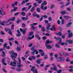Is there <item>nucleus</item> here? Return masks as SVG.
Here are the masks:
<instances>
[{
  "instance_id": "f257e3e1",
  "label": "nucleus",
  "mask_w": 73,
  "mask_h": 73,
  "mask_svg": "<svg viewBox=\"0 0 73 73\" xmlns=\"http://www.w3.org/2000/svg\"><path fill=\"white\" fill-rule=\"evenodd\" d=\"M46 5V1H44V3H42L41 5L40 8L42 10L44 11V10H46L47 9V7L46 6L44 7V5Z\"/></svg>"
},
{
  "instance_id": "f03ea898",
  "label": "nucleus",
  "mask_w": 73,
  "mask_h": 73,
  "mask_svg": "<svg viewBox=\"0 0 73 73\" xmlns=\"http://www.w3.org/2000/svg\"><path fill=\"white\" fill-rule=\"evenodd\" d=\"M35 66H33L31 68V70L32 72H33L34 73H38V72L37 71V69H35Z\"/></svg>"
},
{
  "instance_id": "7ed1b4c3",
  "label": "nucleus",
  "mask_w": 73,
  "mask_h": 73,
  "mask_svg": "<svg viewBox=\"0 0 73 73\" xmlns=\"http://www.w3.org/2000/svg\"><path fill=\"white\" fill-rule=\"evenodd\" d=\"M31 50L32 51H33L31 52L32 55H35V52H37V50L35 49L34 47H33L32 48H31Z\"/></svg>"
},
{
  "instance_id": "20e7f679",
  "label": "nucleus",
  "mask_w": 73,
  "mask_h": 73,
  "mask_svg": "<svg viewBox=\"0 0 73 73\" xmlns=\"http://www.w3.org/2000/svg\"><path fill=\"white\" fill-rule=\"evenodd\" d=\"M50 23H48L47 24V27H46V29H49L50 31H53L54 29L52 28H50ZM49 28H50L49 29Z\"/></svg>"
},
{
  "instance_id": "39448f33",
  "label": "nucleus",
  "mask_w": 73,
  "mask_h": 73,
  "mask_svg": "<svg viewBox=\"0 0 73 73\" xmlns=\"http://www.w3.org/2000/svg\"><path fill=\"white\" fill-rule=\"evenodd\" d=\"M27 28H25L23 30V29L20 28V31L21 32H22L23 31V35H25V34L26 31H27Z\"/></svg>"
},
{
  "instance_id": "423d86ee",
  "label": "nucleus",
  "mask_w": 73,
  "mask_h": 73,
  "mask_svg": "<svg viewBox=\"0 0 73 73\" xmlns=\"http://www.w3.org/2000/svg\"><path fill=\"white\" fill-rule=\"evenodd\" d=\"M67 32L68 33H69V36H68V37L70 38L71 37H72L73 36V34L72 33V32H70V30H68L67 31Z\"/></svg>"
},
{
  "instance_id": "0eeeda50",
  "label": "nucleus",
  "mask_w": 73,
  "mask_h": 73,
  "mask_svg": "<svg viewBox=\"0 0 73 73\" xmlns=\"http://www.w3.org/2000/svg\"><path fill=\"white\" fill-rule=\"evenodd\" d=\"M9 53L10 54H13L16 56H17V54L16 53H14V51H10L9 52Z\"/></svg>"
},
{
  "instance_id": "6e6552de",
  "label": "nucleus",
  "mask_w": 73,
  "mask_h": 73,
  "mask_svg": "<svg viewBox=\"0 0 73 73\" xmlns=\"http://www.w3.org/2000/svg\"><path fill=\"white\" fill-rule=\"evenodd\" d=\"M45 45L47 49H52V47L50 45L47 44H45Z\"/></svg>"
},
{
  "instance_id": "1a4fd4ad",
  "label": "nucleus",
  "mask_w": 73,
  "mask_h": 73,
  "mask_svg": "<svg viewBox=\"0 0 73 73\" xmlns=\"http://www.w3.org/2000/svg\"><path fill=\"white\" fill-rule=\"evenodd\" d=\"M53 41H49V40L48 39L46 40V44H51V43H53Z\"/></svg>"
},
{
  "instance_id": "9d476101",
  "label": "nucleus",
  "mask_w": 73,
  "mask_h": 73,
  "mask_svg": "<svg viewBox=\"0 0 73 73\" xmlns=\"http://www.w3.org/2000/svg\"><path fill=\"white\" fill-rule=\"evenodd\" d=\"M1 61L3 65H4L5 66L7 65V64L5 62V59H2Z\"/></svg>"
},
{
  "instance_id": "9b49d317",
  "label": "nucleus",
  "mask_w": 73,
  "mask_h": 73,
  "mask_svg": "<svg viewBox=\"0 0 73 73\" xmlns=\"http://www.w3.org/2000/svg\"><path fill=\"white\" fill-rule=\"evenodd\" d=\"M2 10H0V15H1L2 16H4L5 15V13L4 11H1Z\"/></svg>"
},
{
  "instance_id": "f8f14e48",
  "label": "nucleus",
  "mask_w": 73,
  "mask_h": 73,
  "mask_svg": "<svg viewBox=\"0 0 73 73\" xmlns=\"http://www.w3.org/2000/svg\"><path fill=\"white\" fill-rule=\"evenodd\" d=\"M17 66L18 68H20L23 66V64H21V63H18L17 64Z\"/></svg>"
},
{
  "instance_id": "ddd939ff",
  "label": "nucleus",
  "mask_w": 73,
  "mask_h": 73,
  "mask_svg": "<svg viewBox=\"0 0 73 73\" xmlns=\"http://www.w3.org/2000/svg\"><path fill=\"white\" fill-rule=\"evenodd\" d=\"M17 8H18L17 7H14V9H12L11 10V12H13L16 11H17Z\"/></svg>"
},
{
  "instance_id": "4468645a",
  "label": "nucleus",
  "mask_w": 73,
  "mask_h": 73,
  "mask_svg": "<svg viewBox=\"0 0 73 73\" xmlns=\"http://www.w3.org/2000/svg\"><path fill=\"white\" fill-rule=\"evenodd\" d=\"M62 42V39L61 38H59V41L57 43V44H58V45H59Z\"/></svg>"
},
{
  "instance_id": "2eb2a0df",
  "label": "nucleus",
  "mask_w": 73,
  "mask_h": 73,
  "mask_svg": "<svg viewBox=\"0 0 73 73\" xmlns=\"http://www.w3.org/2000/svg\"><path fill=\"white\" fill-rule=\"evenodd\" d=\"M42 61V60L40 59H38L36 61V62L38 64H41V61Z\"/></svg>"
},
{
  "instance_id": "dca6fc26",
  "label": "nucleus",
  "mask_w": 73,
  "mask_h": 73,
  "mask_svg": "<svg viewBox=\"0 0 73 73\" xmlns=\"http://www.w3.org/2000/svg\"><path fill=\"white\" fill-rule=\"evenodd\" d=\"M35 37H36V38H37L38 39V40H40V36H39V35H37V34H35Z\"/></svg>"
},
{
  "instance_id": "f3484780",
  "label": "nucleus",
  "mask_w": 73,
  "mask_h": 73,
  "mask_svg": "<svg viewBox=\"0 0 73 73\" xmlns=\"http://www.w3.org/2000/svg\"><path fill=\"white\" fill-rule=\"evenodd\" d=\"M21 20H27L28 19V17H23L21 18Z\"/></svg>"
},
{
  "instance_id": "a211bd4d",
  "label": "nucleus",
  "mask_w": 73,
  "mask_h": 73,
  "mask_svg": "<svg viewBox=\"0 0 73 73\" xmlns=\"http://www.w3.org/2000/svg\"><path fill=\"white\" fill-rule=\"evenodd\" d=\"M72 23L69 22L66 24V26L67 27H70V25H72Z\"/></svg>"
},
{
  "instance_id": "6ab92c4d",
  "label": "nucleus",
  "mask_w": 73,
  "mask_h": 73,
  "mask_svg": "<svg viewBox=\"0 0 73 73\" xmlns=\"http://www.w3.org/2000/svg\"><path fill=\"white\" fill-rule=\"evenodd\" d=\"M13 64H14V65H16L17 64L16 62H15L13 61V62H11L10 63V65H13Z\"/></svg>"
},
{
  "instance_id": "aec40b11",
  "label": "nucleus",
  "mask_w": 73,
  "mask_h": 73,
  "mask_svg": "<svg viewBox=\"0 0 73 73\" xmlns=\"http://www.w3.org/2000/svg\"><path fill=\"white\" fill-rule=\"evenodd\" d=\"M35 7H33L31 9L30 11L31 12H33L35 11Z\"/></svg>"
},
{
  "instance_id": "412c9836",
  "label": "nucleus",
  "mask_w": 73,
  "mask_h": 73,
  "mask_svg": "<svg viewBox=\"0 0 73 73\" xmlns=\"http://www.w3.org/2000/svg\"><path fill=\"white\" fill-rule=\"evenodd\" d=\"M31 7H32V5H29L27 9H27H26V12H28V10L30 9L31 8Z\"/></svg>"
},
{
  "instance_id": "4be33fe9",
  "label": "nucleus",
  "mask_w": 73,
  "mask_h": 73,
  "mask_svg": "<svg viewBox=\"0 0 73 73\" xmlns=\"http://www.w3.org/2000/svg\"><path fill=\"white\" fill-rule=\"evenodd\" d=\"M36 1H38L37 3L38 4H40L41 3V2L42 1V0H36Z\"/></svg>"
},
{
  "instance_id": "5701e85b",
  "label": "nucleus",
  "mask_w": 73,
  "mask_h": 73,
  "mask_svg": "<svg viewBox=\"0 0 73 73\" xmlns=\"http://www.w3.org/2000/svg\"><path fill=\"white\" fill-rule=\"evenodd\" d=\"M41 31L42 32H45V27H43L41 28Z\"/></svg>"
},
{
  "instance_id": "b1692460",
  "label": "nucleus",
  "mask_w": 73,
  "mask_h": 73,
  "mask_svg": "<svg viewBox=\"0 0 73 73\" xmlns=\"http://www.w3.org/2000/svg\"><path fill=\"white\" fill-rule=\"evenodd\" d=\"M17 19L18 20L16 22V23H17V24H19V23H20V21H21V20L19 18H18Z\"/></svg>"
},
{
  "instance_id": "393cba45",
  "label": "nucleus",
  "mask_w": 73,
  "mask_h": 73,
  "mask_svg": "<svg viewBox=\"0 0 73 73\" xmlns=\"http://www.w3.org/2000/svg\"><path fill=\"white\" fill-rule=\"evenodd\" d=\"M53 69L55 71L56 70L57 71L58 70H57V68L56 66H53Z\"/></svg>"
},
{
  "instance_id": "a878e982",
  "label": "nucleus",
  "mask_w": 73,
  "mask_h": 73,
  "mask_svg": "<svg viewBox=\"0 0 73 73\" xmlns=\"http://www.w3.org/2000/svg\"><path fill=\"white\" fill-rule=\"evenodd\" d=\"M11 57L12 58H13V59H16V56L13 55H11Z\"/></svg>"
},
{
  "instance_id": "bb28decb",
  "label": "nucleus",
  "mask_w": 73,
  "mask_h": 73,
  "mask_svg": "<svg viewBox=\"0 0 73 73\" xmlns=\"http://www.w3.org/2000/svg\"><path fill=\"white\" fill-rule=\"evenodd\" d=\"M68 3H67L66 4V6H68V5H70V0H67Z\"/></svg>"
},
{
  "instance_id": "cd10ccee",
  "label": "nucleus",
  "mask_w": 73,
  "mask_h": 73,
  "mask_svg": "<svg viewBox=\"0 0 73 73\" xmlns=\"http://www.w3.org/2000/svg\"><path fill=\"white\" fill-rule=\"evenodd\" d=\"M38 24V23H33V24H31L30 25L31 26H33V25H37Z\"/></svg>"
},
{
  "instance_id": "c85d7f7f",
  "label": "nucleus",
  "mask_w": 73,
  "mask_h": 73,
  "mask_svg": "<svg viewBox=\"0 0 73 73\" xmlns=\"http://www.w3.org/2000/svg\"><path fill=\"white\" fill-rule=\"evenodd\" d=\"M21 70V69L20 67H18L17 68V71L18 72H20Z\"/></svg>"
},
{
  "instance_id": "c756f323",
  "label": "nucleus",
  "mask_w": 73,
  "mask_h": 73,
  "mask_svg": "<svg viewBox=\"0 0 73 73\" xmlns=\"http://www.w3.org/2000/svg\"><path fill=\"white\" fill-rule=\"evenodd\" d=\"M36 11L38 12V13H39L41 11V10H40V9L39 8H36Z\"/></svg>"
},
{
  "instance_id": "7c9ffc66",
  "label": "nucleus",
  "mask_w": 73,
  "mask_h": 73,
  "mask_svg": "<svg viewBox=\"0 0 73 73\" xmlns=\"http://www.w3.org/2000/svg\"><path fill=\"white\" fill-rule=\"evenodd\" d=\"M33 17H35L36 16V13L35 12H33Z\"/></svg>"
},
{
  "instance_id": "2f4dec72",
  "label": "nucleus",
  "mask_w": 73,
  "mask_h": 73,
  "mask_svg": "<svg viewBox=\"0 0 73 73\" xmlns=\"http://www.w3.org/2000/svg\"><path fill=\"white\" fill-rule=\"evenodd\" d=\"M60 60L62 61H64L65 60V59H64V58L63 57L60 56Z\"/></svg>"
},
{
  "instance_id": "473e14b6",
  "label": "nucleus",
  "mask_w": 73,
  "mask_h": 73,
  "mask_svg": "<svg viewBox=\"0 0 73 73\" xmlns=\"http://www.w3.org/2000/svg\"><path fill=\"white\" fill-rule=\"evenodd\" d=\"M55 47H56V48H60L61 47H60V46L58 45V44H55Z\"/></svg>"
},
{
  "instance_id": "72a5a7b5",
  "label": "nucleus",
  "mask_w": 73,
  "mask_h": 73,
  "mask_svg": "<svg viewBox=\"0 0 73 73\" xmlns=\"http://www.w3.org/2000/svg\"><path fill=\"white\" fill-rule=\"evenodd\" d=\"M66 12L65 11H64L61 12V14H62V15H65V14H66Z\"/></svg>"
},
{
  "instance_id": "f704fd0d",
  "label": "nucleus",
  "mask_w": 73,
  "mask_h": 73,
  "mask_svg": "<svg viewBox=\"0 0 73 73\" xmlns=\"http://www.w3.org/2000/svg\"><path fill=\"white\" fill-rule=\"evenodd\" d=\"M57 60L58 62H60L61 61V59L60 58V56L59 57H58L57 58Z\"/></svg>"
},
{
  "instance_id": "c9c22d12",
  "label": "nucleus",
  "mask_w": 73,
  "mask_h": 73,
  "mask_svg": "<svg viewBox=\"0 0 73 73\" xmlns=\"http://www.w3.org/2000/svg\"><path fill=\"white\" fill-rule=\"evenodd\" d=\"M33 34V32L32 31L30 33V34H29V36H32Z\"/></svg>"
},
{
  "instance_id": "e433bc0d",
  "label": "nucleus",
  "mask_w": 73,
  "mask_h": 73,
  "mask_svg": "<svg viewBox=\"0 0 73 73\" xmlns=\"http://www.w3.org/2000/svg\"><path fill=\"white\" fill-rule=\"evenodd\" d=\"M8 33L9 35H12V31L11 29L9 31Z\"/></svg>"
},
{
  "instance_id": "4c0bfd02",
  "label": "nucleus",
  "mask_w": 73,
  "mask_h": 73,
  "mask_svg": "<svg viewBox=\"0 0 73 73\" xmlns=\"http://www.w3.org/2000/svg\"><path fill=\"white\" fill-rule=\"evenodd\" d=\"M0 24L1 25H3V26H4V25H5V24H4V23L3 22H1L0 21Z\"/></svg>"
},
{
  "instance_id": "58836bf2",
  "label": "nucleus",
  "mask_w": 73,
  "mask_h": 73,
  "mask_svg": "<svg viewBox=\"0 0 73 73\" xmlns=\"http://www.w3.org/2000/svg\"><path fill=\"white\" fill-rule=\"evenodd\" d=\"M44 58L45 60H46L47 58H48V56L46 55H45L44 56Z\"/></svg>"
},
{
  "instance_id": "ea45409f",
  "label": "nucleus",
  "mask_w": 73,
  "mask_h": 73,
  "mask_svg": "<svg viewBox=\"0 0 73 73\" xmlns=\"http://www.w3.org/2000/svg\"><path fill=\"white\" fill-rule=\"evenodd\" d=\"M11 29V30H13L14 29V25L13 24L12 25Z\"/></svg>"
},
{
  "instance_id": "a19ab883",
  "label": "nucleus",
  "mask_w": 73,
  "mask_h": 73,
  "mask_svg": "<svg viewBox=\"0 0 73 73\" xmlns=\"http://www.w3.org/2000/svg\"><path fill=\"white\" fill-rule=\"evenodd\" d=\"M62 70H59L58 71H57V73H62Z\"/></svg>"
},
{
  "instance_id": "79ce46f5",
  "label": "nucleus",
  "mask_w": 73,
  "mask_h": 73,
  "mask_svg": "<svg viewBox=\"0 0 73 73\" xmlns=\"http://www.w3.org/2000/svg\"><path fill=\"white\" fill-rule=\"evenodd\" d=\"M33 5L35 7H37V3H34Z\"/></svg>"
},
{
  "instance_id": "37998d69",
  "label": "nucleus",
  "mask_w": 73,
  "mask_h": 73,
  "mask_svg": "<svg viewBox=\"0 0 73 73\" xmlns=\"http://www.w3.org/2000/svg\"><path fill=\"white\" fill-rule=\"evenodd\" d=\"M21 15L24 16L25 15V13L24 12H22L21 13Z\"/></svg>"
},
{
  "instance_id": "c03bdc74",
  "label": "nucleus",
  "mask_w": 73,
  "mask_h": 73,
  "mask_svg": "<svg viewBox=\"0 0 73 73\" xmlns=\"http://www.w3.org/2000/svg\"><path fill=\"white\" fill-rule=\"evenodd\" d=\"M10 30H11V29L8 28H5V31H7V32H8V31H9Z\"/></svg>"
},
{
  "instance_id": "a18cd8bd",
  "label": "nucleus",
  "mask_w": 73,
  "mask_h": 73,
  "mask_svg": "<svg viewBox=\"0 0 73 73\" xmlns=\"http://www.w3.org/2000/svg\"><path fill=\"white\" fill-rule=\"evenodd\" d=\"M8 40H9V41H13V40H14V38H9Z\"/></svg>"
},
{
  "instance_id": "49530a36",
  "label": "nucleus",
  "mask_w": 73,
  "mask_h": 73,
  "mask_svg": "<svg viewBox=\"0 0 73 73\" xmlns=\"http://www.w3.org/2000/svg\"><path fill=\"white\" fill-rule=\"evenodd\" d=\"M25 10V11H26V7H24L22 8V11H24Z\"/></svg>"
},
{
  "instance_id": "de8ad7c7",
  "label": "nucleus",
  "mask_w": 73,
  "mask_h": 73,
  "mask_svg": "<svg viewBox=\"0 0 73 73\" xmlns=\"http://www.w3.org/2000/svg\"><path fill=\"white\" fill-rule=\"evenodd\" d=\"M58 36H61V35H62V33L61 32H59L58 33Z\"/></svg>"
},
{
  "instance_id": "09e8293b",
  "label": "nucleus",
  "mask_w": 73,
  "mask_h": 73,
  "mask_svg": "<svg viewBox=\"0 0 73 73\" xmlns=\"http://www.w3.org/2000/svg\"><path fill=\"white\" fill-rule=\"evenodd\" d=\"M20 13L19 12L16 13H14V15L15 16H17V15H18Z\"/></svg>"
},
{
  "instance_id": "8fccbe9b",
  "label": "nucleus",
  "mask_w": 73,
  "mask_h": 73,
  "mask_svg": "<svg viewBox=\"0 0 73 73\" xmlns=\"http://www.w3.org/2000/svg\"><path fill=\"white\" fill-rule=\"evenodd\" d=\"M20 50H21V49H20V47H17V51H20Z\"/></svg>"
},
{
  "instance_id": "3c124183",
  "label": "nucleus",
  "mask_w": 73,
  "mask_h": 73,
  "mask_svg": "<svg viewBox=\"0 0 73 73\" xmlns=\"http://www.w3.org/2000/svg\"><path fill=\"white\" fill-rule=\"evenodd\" d=\"M48 20H49V21H51L52 20V19L51 17H48Z\"/></svg>"
},
{
  "instance_id": "603ef678",
  "label": "nucleus",
  "mask_w": 73,
  "mask_h": 73,
  "mask_svg": "<svg viewBox=\"0 0 73 73\" xmlns=\"http://www.w3.org/2000/svg\"><path fill=\"white\" fill-rule=\"evenodd\" d=\"M59 54H60V55H63L64 54V52H63L62 51H60L59 53Z\"/></svg>"
},
{
  "instance_id": "864d4df0",
  "label": "nucleus",
  "mask_w": 73,
  "mask_h": 73,
  "mask_svg": "<svg viewBox=\"0 0 73 73\" xmlns=\"http://www.w3.org/2000/svg\"><path fill=\"white\" fill-rule=\"evenodd\" d=\"M21 36V33H18V34H17V36L18 37H20Z\"/></svg>"
},
{
  "instance_id": "5fc2aeb1",
  "label": "nucleus",
  "mask_w": 73,
  "mask_h": 73,
  "mask_svg": "<svg viewBox=\"0 0 73 73\" xmlns=\"http://www.w3.org/2000/svg\"><path fill=\"white\" fill-rule=\"evenodd\" d=\"M1 35H5V33H4V32L2 31H1Z\"/></svg>"
},
{
  "instance_id": "6e6d98bb",
  "label": "nucleus",
  "mask_w": 73,
  "mask_h": 73,
  "mask_svg": "<svg viewBox=\"0 0 73 73\" xmlns=\"http://www.w3.org/2000/svg\"><path fill=\"white\" fill-rule=\"evenodd\" d=\"M31 57H32V58H33V60H36V57H35V56H31Z\"/></svg>"
},
{
  "instance_id": "4d7b16f0",
  "label": "nucleus",
  "mask_w": 73,
  "mask_h": 73,
  "mask_svg": "<svg viewBox=\"0 0 73 73\" xmlns=\"http://www.w3.org/2000/svg\"><path fill=\"white\" fill-rule=\"evenodd\" d=\"M54 7V5H51V7H50V8L51 9H52V8H53Z\"/></svg>"
},
{
  "instance_id": "13d9d810",
  "label": "nucleus",
  "mask_w": 73,
  "mask_h": 73,
  "mask_svg": "<svg viewBox=\"0 0 73 73\" xmlns=\"http://www.w3.org/2000/svg\"><path fill=\"white\" fill-rule=\"evenodd\" d=\"M66 10H67V11H71V9H70V8L69 7H68L67 8Z\"/></svg>"
},
{
  "instance_id": "bf43d9fd",
  "label": "nucleus",
  "mask_w": 73,
  "mask_h": 73,
  "mask_svg": "<svg viewBox=\"0 0 73 73\" xmlns=\"http://www.w3.org/2000/svg\"><path fill=\"white\" fill-rule=\"evenodd\" d=\"M2 53L3 54V55H2L3 56V57H4L5 56V53L4 52V51H2Z\"/></svg>"
},
{
  "instance_id": "052dcab7",
  "label": "nucleus",
  "mask_w": 73,
  "mask_h": 73,
  "mask_svg": "<svg viewBox=\"0 0 73 73\" xmlns=\"http://www.w3.org/2000/svg\"><path fill=\"white\" fill-rule=\"evenodd\" d=\"M31 26L32 28L31 29H32L33 30V29H35V28H36V27H34V26Z\"/></svg>"
},
{
  "instance_id": "680f3d73",
  "label": "nucleus",
  "mask_w": 73,
  "mask_h": 73,
  "mask_svg": "<svg viewBox=\"0 0 73 73\" xmlns=\"http://www.w3.org/2000/svg\"><path fill=\"white\" fill-rule=\"evenodd\" d=\"M40 54H41V56H44L45 54L44 52H42L40 53Z\"/></svg>"
},
{
  "instance_id": "e2e57ef3",
  "label": "nucleus",
  "mask_w": 73,
  "mask_h": 73,
  "mask_svg": "<svg viewBox=\"0 0 73 73\" xmlns=\"http://www.w3.org/2000/svg\"><path fill=\"white\" fill-rule=\"evenodd\" d=\"M54 38L55 39H56V40H59V38H58V37H57L56 36H54Z\"/></svg>"
},
{
  "instance_id": "0e129e2a",
  "label": "nucleus",
  "mask_w": 73,
  "mask_h": 73,
  "mask_svg": "<svg viewBox=\"0 0 73 73\" xmlns=\"http://www.w3.org/2000/svg\"><path fill=\"white\" fill-rule=\"evenodd\" d=\"M7 44L6 43H5L3 45V47L4 48H6L7 46Z\"/></svg>"
},
{
  "instance_id": "69168bd1",
  "label": "nucleus",
  "mask_w": 73,
  "mask_h": 73,
  "mask_svg": "<svg viewBox=\"0 0 73 73\" xmlns=\"http://www.w3.org/2000/svg\"><path fill=\"white\" fill-rule=\"evenodd\" d=\"M11 19L12 21H15V17H13Z\"/></svg>"
},
{
  "instance_id": "338daca9",
  "label": "nucleus",
  "mask_w": 73,
  "mask_h": 73,
  "mask_svg": "<svg viewBox=\"0 0 73 73\" xmlns=\"http://www.w3.org/2000/svg\"><path fill=\"white\" fill-rule=\"evenodd\" d=\"M12 7H13V8L15 7V3H13L11 5Z\"/></svg>"
},
{
  "instance_id": "774afa93",
  "label": "nucleus",
  "mask_w": 73,
  "mask_h": 73,
  "mask_svg": "<svg viewBox=\"0 0 73 73\" xmlns=\"http://www.w3.org/2000/svg\"><path fill=\"white\" fill-rule=\"evenodd\" d=\"M45 36H50V34L49 33H46L44 35Z\"/></svg>"
}]
</instances>
